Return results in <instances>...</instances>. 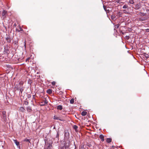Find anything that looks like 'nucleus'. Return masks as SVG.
Listing matches in <instances>:
<instances>
[{
    "label": "nucleus",
    "mask_w": 149,
    "mask_h": 149,
    "mask_svg": "<svg viewBox=\"0 0 149 149\" xmlns=\"http://www.w3.org/2000/svg\"><path fill=\"white\" fill-rule=\"evenodd\" d=\"M45 145L47 146V149H51L52 144V142L51 141H49L48 142H45Z\"/></svg>",
    "instance_id": "f257e3e1"
},
{
    "label": "nucleus",
    "mask_w": 149,
    "mask_h": 149,
    "mask_svg": "<svg viewBox=\"0 0 149 149\" xmlns=\"http://www.w3.org/2000/svg\"><path fill=\"white\" fill-rule=\"evenodd\" d=\"M103 7L107 15H108V14L110 13L111 10V8L109 7H107L104 5H103Z\"/></svg>",
    "instance_id": "f03ea898"
},
{
    "label": "nucleus",
    "mask_w": 149,
    "mask_h": 149,
    "mask_svg": "<svg viewBox=\"0 0 149 149\" xmlns=\"http://www.w3.org/2000/svg\"><path fill=\"white\" fill-rule=\"evenodd\" d=\"M70 141L69 140H68L67 142L65 143L64 147L65 149H67L70 146Z\"/></svg>",
    "instance_id": "7ed1b4c3"
},
{
    "label": "nucleus",
    "mask_w": 149,
    "mask_h": 149,
    "mask_svg": "<svg viewBox=\"0 0 149 149\" xmlns=\"http://www.w3.org/2000/svg\"><path fill=\"white\" fill-rule=\"evenodd\" d=\"M6 39L8 43H10L12 40V39L10 37V36H8L6 37Z\"/></svg>",
    "instance_id": "20e7f679"
},
{
    "label": "nucleus",
    "mask_w": 149,
    "mask_h": 149,
    "mask_svg": "<svg viewBox=\"0 0 149 149\" xmlns=\"http://www.w3.org/2000/svg\"><path fill=\"white\" fill-rule=\"evenodd\" d=\"M9 51L8 47H5L4 48V53H6L7 54H8L9 53Z\"/></svg>",
    "instance_id": "39448f33"
},
{
    "label": "nucleus",
    "mask_w": 149,
    "mask_h": 149,
    "mask_svg": "<svg viewBox=\"0 0 149 149\" xmlns=\"http://www.w3.org/2000/svg\"><path fill=\"white\" fill-rule=\"evenodd\" d=\"M22 85V84L21 86V85H20V88L19 89L20 90V92H21V93H22V92L24 89V87H23Z\"/></svg>",
    "instance_id": "423d86ee"
},
{
    "label": "nucleus",
    "mask_w": 149,
    "mask_h": 149,
    "mask_svg": "<svg viewBox=\"0 0 149 149\" xmlns=\"http://www.w3.org/2000/svg\"><path fill=\"white\" fill-rule=\"evenodd\" d=\"M18 27V29H16V31L19 32L23 31V29L21 28L20 26H19Z\"/></svg>",
    "instance_id": "0eeeda50"
},
{
    "label": "nucleus",
    "mask_w": 149,
    "mask_h": 149,
    "mask_svg": "<svg viewBox=\"0 0 149 149\" xmlns=\"http://www.w3.org/2000/svg\"><path fill=\"white\" fill-rule=\"evenodd\" d=\"M7 12L5 10H3L2 13V15L4 17H6V15L7 14Z\"/></svg>",
    "instance_id": "6e6552de"
},
{
    "label": "nucleus",
    "mask_w": 149,
    "mask_h": 149,
    "mask_svg": "<svg viewBox=\"0 0 149 149\" xmlns=\"http://www.w3.org/2000/svg\"><path fill=\"white\" fill-rule=\"evenodd\" d=\"M13 141L17 146H18L19 145V142H18L17 140H13Z\"/></svg>",
    "instance_id": "1a4fd4ad"
},
{
    "label": "nucleus",
    "mask_w": 149,
    "mask_h": 149,
    "mask_svg": "<svg viewBox=\"0 0 149 149\" xmlns=\"http://www.w3.org/2000/svg\"><path fill=\"white\" fill-rule=\"evenodd\" d=\"M135 7L137 9H138L140 8L141 7V5L139 3L135 5Z\"/></svg>",
    "instance_id": "9d476101"
},
{
    "label": "nucleus",
    "mask_w": 149,
    "mask_h": 149,
    "mask_svg": "<svg viewBox=\"0 0 149 149\" xmlns=\"http://www.w3.org/2000/svg\"><path fill=\"white\" fill-rule=\"evenodd\" d=\"M87 112L86 111H83L81 112V114L83 116H85L87 114Z\"/></svg>",
    "instance_id": "9b49d317"
},
{
    "label": "nucleus",
    "mask_w": 149,
    "mask_h": 149,
    "mask_svg": "<svg viewBox=\"0 0 149 149\" xmlns=\"http://www.w3.org/2000/svg\"><path fill=\"white\" fill-rule=\"evenodd\" d=\"M115 1L116 2H117L119 4L123 3V2L121 1V0H116Z\"/></svg>",
    "instance_id": "f8f14e48"
},
{
    "label": "nucleus",
    "mask_w": 149,
    "mask_h": 149,
    "mask_svg": "<svg viewBox=\"0 0 149 149\" xmlns=\"http://www.w3.org/2000/svg\"><path fill=\"white\" fill-rule=\"evenodd\" d=\"M40 106H44L46 105L44 101L41 102H40Z\"/></svg>",
    "instance_id": "ddd939ff"
},
{
    "label": "nucleus",
    "mask_w": 149,
    "mask_h": 149,
    "mask_svg": "<svg viewBox=\"0 0 149 149\" xmlns=\"http://www.w3.org/2000/svg\"><path fill=\"white\" fill-rule=\"evenodd\" d=\"M47 93H49V94H51L52 93V90L49 89L47 90Z\"/></svg>",
    "instance_id": "4468645a"
},
{
    "label": "nucleus",
    "mask_w": 149,
    "mask_h": 149,
    "mask_svg": "<svg viewBox=\"0 0 149 149\" xmlns=\"http://www.w3.org/2000/svg\"><path fill=\"white\" fill-rule=\"evenodd\" d=\"M27 110L28 112H30L32 111V109L31 107H28L27 108Z\"/></svg>",
    "instance_id": "2eb2a0df"
},
{
    "label": "nucleus",
    "mask_w": 149,
    "mask_h": 149,
    "mask_svg": "<svg viewBox=\"0 0 149 149\" xmlns=\"http://www.w3.org/2000/svg\"><path fill=\"white\" fill-rule=\"evenodd\" d=\"M57 109L58 110H61L62 109V106L59 105L57 106Z\"/></svg>",
    "instance_id": "dca6fc26"
},
{
    "label": "nucleus",
    "mask_w": 149,
    "mask_h": 149,
    "mask_svg": "<svg viewBox=\"0 0 149 149\" xmlns=\"http://www.w3.org/2000/svg\"><path fill=\"white\" fill-rule=\"evenodd\" d=\"M73 127L76 132L77 131V129L78 127L76 125H74L73 126Z\"/></svg>",
    "instance_id": "f3484780"
},
{
    "label": "nucleus",
    "mask_w": 149,
    "mask_h": 149,
    "mask_svg": "<svg viewBox=\"0 0 149 149\" xmlns=\"http://www.w3.org/2000/svg\"><path fill=\"white\" fill-rule=\"evenodd\" d=\"M20 88V85H18V86H17V85H16L15 86V88L16 89V90H19Z\"/></svg>",
    "instance_id": "a211bd4d"
},
{
    "label": "nucleus",
    "mask_w": 149,
    "mask_h": 149,
    "mask_svg": "<svg viewBox=\"0 0 149 149\" xmlns=\"http://www.w3.org/2000/svg\"><path fill=\"white\" fill-rule=\"evenodd\" d=\"M106 141L107 142L109 143L111 141V139L110 138H107V139Z\"/></svg>",
    "instance_id": "6ab92c4d"
},
{
    "label": "nucleus",
    "mask_w": 149,
    "mask_h": 149,
    "mask_svg": "<svg viewBox=\"0 0 149 149\" xmlns=\"http://www.w3.org/2000/svg\"><path fill=\"white\" fill-rule=\"evenodd\" d=\"M46 97L45 98V100L44 101V103L46 105L47 104H48V101L47 100Z\"/></svg>",
    "instance_id": "aec40b11"
},
{
    "label": "nucleus",
    "mask_w": 149,
    "mask_h": 149,
    "mask_svg": "<svg viewBox=\"0 0 149 149\" xmlns=\"http://www.w3.org/2000/svg\"><path fill=\"white\" fill-rule=\"evenodd\" d=\"M80 149H85L84 147V145L82 144L81 145L80 147Z\"/></svg>",
    "instance_id": "412c9836"
},
{
    "label": "nucleus",
    "mask_w": 149,
    "mask_h": 149,
    "mask_svg": "<svg viewBox=\"0 0 149 149\" xmlns=\"http://www.w3.org/2000/svg\"><path fill=\"white\" fill-rule=\"evenodd\" d=\"M129 2L131 4H133L134 3V0H129Z\"/></svg>",
    "instance_id": "4be33fe9"
},
{
    "label": "nucleus",
    "mask_w": 149,
    "mask_h": 149,
    "mask_svg": "<svg viewBox=\"0 0 149 149\" xmlns=\"http://www.w3.org/2000/svg\"><path fill=\"white\" fill-rule=\"evenodd\" d=\"M20 110L21 111L23 112L25 111V109L23 107H22L20 108Z\"/></svg>",
    "instance_id": "5701e85b"
},
{
    "label": "nucleus",
    "mask_w": 149,
    "mask_h": 149,
    "mask_svg": "<svg viewBox=\"0 0 149 149\" xmlns=\"http://www.w3.org/2000/svg\"><path fill=\"white\" fill-rule=\"evenodd\" d=\"M74 99L73 98H72L70 100V103L71 104H72L74 103Z\"/></svg>",
    "instance_id": "b1692460"
},
{
    "label": "nucleus",
    "mask_w": 149,
    "mask_h": 149,
    "mask_svg": "<svg viewBox=\"0 0 149 149\" xmlns=\"http://www.w3.org/2000/svg\"><path fill=\"white\" fill-rule=\"evenodd\" d=\"M128 8V6L127 5H126V4L124 5L123 7V8L124 9Z\"/></svg>",
    "instance_id": "393cba45"
},
{
    "label": "nucleus",
    "mask_w": 149,
    "mask_h": 149,
    "mask_svg": "<svg viewBox=\"0 0 149 149\" xmlns=\"http://www.w3.org/2000/svg\"><path fill=\"white\" fill-rule=\"evenodd\" d=\"M24 141H26V142H29V143H30V140L29 139H25L24 140Z\"/></svg>",
    "instance_id": "a878e982"
},
{
    "label": "nucleus",
    "mask_w": 149,
    "mask_h": 149,
    "mask_svg": "<svg viewBox=\"0 0 149 149\" xmlns=\"http://www.w3.org/2000/svg\"><path fill=\"white\" fill-rule=\"evenodd\" d=\"M54 118L55 120H61V119H59V118L56 117L55 116H54Z\"/></svg>",
    "instance_id": "bb28decb"
},
{
    "label": "nucleus",
    "mask_w": 149,
    "mask_h": 149,
    "mask_svg": "<svg viewBox=\"0 0 149 149\" xmlns=\"http://www.w3.org/2000/svg\"><path fill=\"white\" fill-rule=\"evenodd\" d=\"M119 26H120L119 24H116L115 26V28L116 29H118V28Z\"/></svg>",
    "instance_id": "cd10ccee"
},
{
    "label": "nucleus",
    "mask_w": 149,
    "mask_h": 149,
    "mask_svg": "<svg viewBox=\"0 0 149 149\" xmlns=\"http://www.w3.org/2000/svg\"><path fill=\"white\" fill-rule=\"evenodd\" d=\"M3 118L4 119V120L6 121V115H3Z\"/></svg>",
    "instance_id": "c85d7f7f"
},
{
    "label": "nucleus",
    "mask_w": 149,
    "mask_h": 149,
    "mask_svg": "<svg viewBox=\"0 0 149 149\" xmlns=\"http://www.w3.org/2000/svg\"><path fill=\"white\" fill-rule=\"evenodd\" d=\"M99 137H100V139H101V140L102 141V134L100 135V136Z\"/></svg>",
    "instance_id": "c756f323"
},
{
    "label": "nucleus",
    "mask_w": 149,
    "mask_h": 149,
    "mask_svg": "<svg viewBox=\"0 0 149 149\" xmlns=\"http://www.w3.org/2000/svg\"><path fill=\"white\" fill-rule=\"evenodd\" d=\"M2 113L3 116L6 115V112L5 111H2Z\"/></svg>",
    "instance_id": "7c9ffc66"
},
{
    "label": "nucleus",
    "mask_w": 149,
    "mask_h": 149,
    "mask_svg": "<svg viewBox=\"0 0 149 149\" xmlns=\"http://www.w3.org/2000/svg\"><path fill=\"white\" fill-rule=\"evenodd\" d=\"M59 136V134H58V132H57L56 136V137L58 139V138Z\"/></svg>",
    "instance_id": "2f4dec72"
},
{
    "label": "nucleus",
    "mask_w": 149,
    "mask_h": 149,
    "mask_svg": "<svg viewBox=\"0 0 149 149\" xmlns=\"http://www.w3.org/2000/svg\"><path fill=\"white\" fill-rule=\"evenodd\" d=\"M52 84L53 85V86H54L55 85V84H56V82L55 81H53L52 82Z\"/></svg>",
    "instance_id": "473e14b6"
},
{
    "label": "nucleus",
    "mask_w": 149,
    "mask_h": 149,
    "mask_svg": "<svg viewBox=\"0 0 149 149\" xmlns=\"http://www.w3.org/2000/svg\"><path fill=\"white\" fill-rule=\"evenodd\" d=\"M123 12L124 13H126V10H123Z\"/></svg>",
    "instance_id": "72a5a7b5"
},
{
    "label": "nucleus",
    "mask_w": 149,
    "mask_h": 149,
    "mask_svg": "<svg viewBox=\"0 0 149 149\" xmlns=\"http://www.w3.org/2000/svg\"><path fill=\"white\" fill-rule=\"evenodd\" d=\"M146 31L147 32H149V29H146Z\"/></svg>",
    "instance_id": "f704fd0d"
},
{
    "label": "nucleus",
    "mask_w": 149,
    "mask_h": 149,
    "mask_svg": "<svg viewBox=\"0 0 149 149\" xmlns=\"http://www.w3.org/2000/svg\"><path fill=\"white\" fill-rule=\"evenodd\" d=\"M29 59H30V58H28L27 59H26V61H29Z\"/></svg>",
    "instance_id": "c9c22d12"
},
{
    "label": "nucleus",
    "mask_w": 149,
    "mask_h": 149,
    "mask_svg": "<svg viewBox=\"0 0 149 149\" xmlns=\"http://www.w3.org/2000/svg\"><path fill=\"white\" fill-rule=\"evenodd\" d=\"M64 146H63V147H61V149H64Z\"/></svg>",
    "instance_id": "e433bc0d"
},
{
    "label": "nucleus",
    "mask_w": 149,
    "mask_h": 149,
    "mask_svg": "<svg viewBox=\"0 0 149 149\" xmlns=\"http://www.w3.org/2000/svg\"><path fill=\"white\" fill-rule=\"evenodd\" d=\"M141 20L142 21H144V19L142 18V19H141Z\"/></svg>",
    "instance_id": "4c0bfd02"
},
{
    "label": "nucleus",
    "mask_w": 149,
    "mask_h": 149,
    "mask_svg": "<svg viewBox=\"0 0 149 149\" xmlns=\"http://www.w3.org/2000/svg\"><path fill=\"white\" fill-rule=\"evenodd\" d=\"M103 141H104V136H103Z\"/></svg>",
    "instance_id": "58836bf2"
},
{
    "label": "nucleus",
    "mask_w": 149,
    "mask_h": 149,
    "mask_svg": "<svg viewBox=\"0 0 149 149\" xmlns=\"http://www.w3.org/2000/svg\"><path fill=\"white\" fill-rule=\"evenodd\" d=\"M17 59V60L18 61V60H19V58H18Z\"/></svg>",
    "instance_id": "ea45409f"
}]
</instances>
